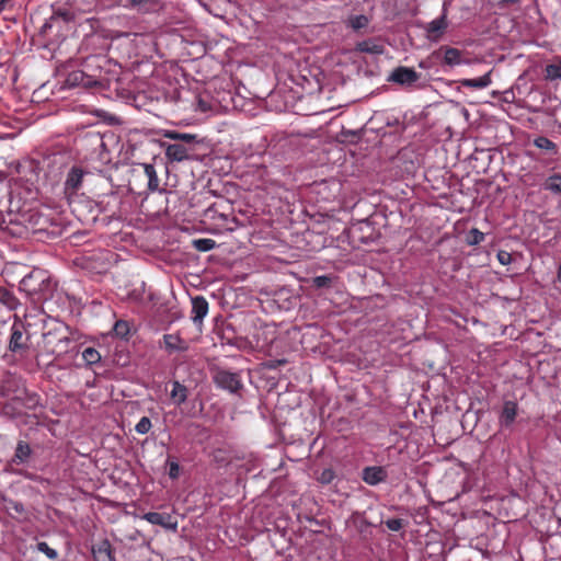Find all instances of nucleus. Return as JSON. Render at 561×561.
Returning a JSON list of instances; mask_svg holds the SVG:
<instances>
[{"mask_svg":"<svg viewBox=\"0 0 561 561\" xmlns=\"http://www.w3.org/2000/svg\"><path fill=\"white\" fill-rule=\"evenodd\" d=\"M49 279L46 272L42 270H34L26 275L20 283L21 290L30 296H36L47 290Z\"/></svg>","mask_w":561,"mask_h":561,"instance_id":"obj_1","label":"nucleus"},{"mask_svg":"<svg viewBox=\"0 0 561 561\" xmlns=\"http://www.w3.org/2000/svg\"><path fill=\"white\" fill-rule=\"evenodd\" d=\"M135 178L140 180H147V187L150 192L159 190V179L153 164L150 163H138L133 169Z\"/></svg>","mask_w":561,"mask_h":561,"instance_id":"obj_2","label":"nucleus"},{"mask_svg":"<svg viewBox=\"0 0 561 561\" xmlns=\"http://www.w3.org/2000/svg\"><path fill=\"white\" fill-rule=\"evenodd\" d=\"M216 385L231 393H238L242 389V382L238 374L219 370L214 376Z\"/></svg>","mask_w":561,"mask_h":561,"instance_id":"obj_3","label":"nucleus"},{"mask_svg":"<svg viewBox=\"0 0 561 561\" xmlns=\"http://www.w3.org/2000/svg\"><path fill=\"white\" fill-rule=\"evenodd\" d=\"M420 79V73L408 67L396 68L388 78V81L400 85L411 87Z\"/></svg>","mask_w":561,"mask_h":561,"instance_id":"obj_4","label":"nucleus"},{"mask_svg":"<svg viewBox=\"0 0 561 561\" xmlns=\"http://www.w3.org/2000/svg\"><path fill=\"white\" fill-rule=\"evenodd\" d=\"M192 150V148L184 144H170L165 147V157L171 162H182L193 158L191 154Z\"/></svg>","mask_w":561,"mask_h":561,"instance_id":"obj_5","label":"nucleus"},{"mask_svg":"<svg viewBox=\"0 0 561 561\" xmlns=\"http://www.w3.org/2000/svg\"><path fill=\"white\" fill-rule=\"evenodd\" d=\"M144 519L153 525H159L165 529L176 531L178 520H175L170 514H161L157 512H149L142 516Z\"/></svg>","mask_w":561,"mask_h":561,"instance_id":"obj_6","label":"nucleus"},{"mask_svg":"<svg viewBox=\"0 0 561 561\" xmlns=\"http://www.w3.org/2000/svg\"><path fill=\"white\" fill-rule=\"evenodd\" d=\"M446 14L444 13L440 18L433 20L426 26L427 38L433 42H437L442 34L447 28Z\"/></svg>","mask_w":561,"mask_h":561,"instance_id":"obj_7","label":"nucleus"},{"mask_svg":"<svg viewBox=\"0 0 561 561\" xmlns=\"http://www.w3.org/2000/svg\"><path fill=\"white\" fill-rule=\"evenodd\" d=\"M207 312L208 302L203 296L192 298V320L194 323L202 324Z\"/></svg>","mask_w":561,"mask_h":561,"instance_id":"obj_8","label":"nucleus"},{"mask_svg":"<svg viewBox=\"0 0 561 561\" xmlns=\"http://www.w3.org/2000/svg\"><path fill=\"white\" fill-rule=\"evenodd\" d=\"M387 479V471L382 467H366L363 470V480L370 485H376Z\"/></svg>","mask_w":561,"mask_h":561,"instance_id":"obj_9","label":"nucleus"},{"mask_svg":"<svg viewBox=\"0 0 561 561\" xmlns=\"http://www.w3.org/2000/svg\"><path fill=\"white\" fill-rule=\"evenodd\" d=\"M444 51V64L449 67H455L461 64H469V60L462 58V51L454 47H440Z\"/></svg>","mask_w":561,"mask_h":561,"instance_id":"obj_10","label":"nucleus"},{"mask_svg":"<svg viewBox=\"0 0 561 561\" xmlns=\"http://www.w3.org/2000/svg\"><path fill=\"white\" fill-rule=\"evenodd\" d=\"M170 397L175 405H181L187 400V388L179 381H173Z\"/></svg>","mask_w":561,"mask_h":561,"instance_id":"obj_11","label":"nucleus"},{"mask_svg":"<svg viewBox=\"0 0 561 561\" xmlns=\"http://www.w3.org/2000/svg\"><path fill=\"white\" fill-rule=\"evenodd\" d=\"M356 49L360 53H367L371 55H381L385 53L383 45L377 43L374 39H367L358 43Z\"/></svg>","mask_w":561,"mask_h":561,"instance_id":"obj_12","label":"nucleus"},{"mask_svg":"<svg viewBox=\"0 0 561 561\" xmlns=\"http://www.w3.org/2000/svg\"><path fill=\"white\" fill-rule=\"evenodd\" d=\"M82 178L83 171L79 168H72L67 176L66 190H71L72 192H76L81 186Z\"/></svg>","mask_w":561,"mask_h":561,"instance_id":"obj_13","label":"nucleus"},{"mask_svg":"<svg viewBox=\"0 0 561 561\" xmlns=\"http://www.w3.org/2000/svg\"><path fill=\"white\" fill-rule=\"evenodd\" d=\"M25 341L26 339L24 337L22 331L19 328L13 327L9 342V348L12 352H20L26 347Z\"/></svg>","mask_w":561,"mask_h":561,"instance_id":"obj_14","label":"nucleus"},{"mask_svg":"<svg viewBox=\"0 0 561 561\" xmlns=\"http://www.w3.org/2000/svg\"><path fill=\"white\" fill-rule=\"evenodd\" d=\"M491 72L488 71L484 76L477 79H463L460 81L461 85L467 88L483 89L491 84Z\"/></svg>","mask_w":561,"mask_h":561,"instance_id":"obj_15","label":"nucleus"},{"mask_svg":"<svg viewBox=\"0 0 561 561\" xmlns=\"http://www.w3.org/2000/svg\"><path fill=\"white\" fill-rule=\"evenodd\" d=\"M31 447L27 443L20 440L15 448V454L12 458L14 463H24L31 456Z\"/></svg>","mask_w":561,"mask_h":561,"instance_id":"obj_16","label":"nucleus"},{"mask_svg":"<svg viewBox=\"0 0 561 561\" xmlns=\"http://www.w3.org/2000/svg\"><path fill=\"white\" fill-rule=\"evenodd\" d=\"M3 506H4V510L7 511V513L9 515H11L12 517H19V516H23L25 514V507L19 501L3 497Z\"/></svg>","mask_w":561,"mask_h":561,"instance_id":"obj_17","label":"nucleus"},{"mask_svg":"<svg viewBox=\"0 0 561 561\" xmlns=\"http://www.w3.org/2000/svg\"><path fill=\"white\" fill-rule=\"evenodd\" d=\"M165 347L170 351H185V342L178 334H165L163 336Z\"/></svg>","mask_w":561,"mask_h":561,"instance_id":"obj_18","label":"nucleus"},{"mask_svg":"<svg viewBox=\"0 0 561 561\" xmlns=\"http://www.w3.org/2000/svg\"><path fill=\"white\" fill-rule=\"evenodd\" d=\"M0 304L10 310H14L18 307L19 301L9 289L0 287Z\"/></svg>","mask_w":561,"mask_h":561,"instance_id":"obj_19","label":"nucleus"},{"mask_svg":"<svg viewBox=\"0 0 561 561\" xmlns=\"http://www.w3.org/2000/svg\"><path fill=\"white\" fill-rule=\"evenodd\" d=\"M517 404L513 401H506L502 411V421L508 425L511 424L516 416Z\"/></svg>","mask_w":561,"mask_h":561,"instance_id":"obj_20","label":"nucleus"},{"mask_svg":"<svg viewBox=\"0 0 561 561\" xmlns=\"http://www.w3.org/2000/svg\"><path fill=\"white\" fill-rule=\"evenodd\" d=\"M164 137L172 139V140H180L185 146L196 142V135H193V134H185V133H178V131L170 130L164 134Z\"/></svg>","mask_w":561,"mask_h":561,"instance_id":"obj_21","label":"nucleus"},{"mask_svg":"<svg viewBox=\"0 0 561 561\" xmlns=\"http://www.w3.org/2000/svg\"><path fill=\"white\" fill-rule=\"evenodd\" d=\"M534 145L542 150L549 151L551 153H557V146L549 138L540 136L534 140Z\"/></svg>","mask_w":561,"mask_h":561,"instance_id":"obj_22","label":"nucleus"},{"mask_svg":"<svg viewBox=\"0 0 561 561\" xmlns=\"http://www.w3.org/2000/svg\"><path fill=\"white\" fill-rule=\"evenodd\" d=\"M545 190L552 193H561V174L550 175L545 183Z\"/></svg>","mask_w":561,"mask_h":561,"instance_id":"obj_23","label":"nucleus"},{"mask_svg":"<svg viewBox=\"0 0 561 561\" xmlns=\"http://www.w3.org/2000/svg\"><path fill=\"white\" fill-rule=\"evenodd\" d=\"M84 78H85V75L82 71L76 70V71L70 72L67 76L65 84L70 88L77 87V85L84 83L83 82Z\"/></svg>","mask_w":561,"mask_h":561,"instance_id":"obj_24","label":"nucleus"},{"mask_svg":"<svg viewBox=\"0 0 561 561\" xmlns=\"http://www.w3.org/2000/svg\"><path fill=\"white\" fill-rule=\"evenodd\" d=\"M545 71V77L548 80L561 79V59L558 62L548 65Z\"/></svg>","mask_w":561,"mask_h":561,"instance_id":"obj_25","label":"nucleus"},{"mask_svg":"<svg viewBox=\"0 0 561 561\" xmlns=\"http://www.w3.org/2000/svg\"><path fill=\"white\" fill-rule=\"evenodd\" d=\"M335 280V277L332 275H321L312 278L313 287L320 288H330Z\"/></svg>","mask_w":561,"mask_h":561,"instance_id":"obj_26","label":"nucleus"},{"mask_svg":"<svg viewBox=\"0 0 561 561\" xmlns=\"http://www.w3.org/2000/svg\"><path fill=\"white\" fill-rule=\"evenodd\" d=\"M193 247L201 252H207L216 247V242L213 239H195L193 240Z\"/></svg>","mask_w":561,"mask_h":561,"instance_id":"obj_27","label":"nucleus"},{"mask_svg":"<svg viewBox=\"0 0 561 561\" xmlns=\"http://www.w3.org/2000/svg\"><path fill=\"white\" fill-rule=\"evenodd\" d=\"M82 358L88 365H93L100 362L101 355L95 348L87 347L82 352Z\"/></svg>","mask_w":561,"mask_h":561,"instance_id":"obj_28","label":"nucleus"},{"mask_svg":"<svg viewBox=\"0 0 561 561\" xmlns=\"http://www.w3.org/2000/svg\"><path fill=\"white\" fill-rule=\"evenodd\" d=\"M484 240V233L477 228H472L467 236V243L469 245H477Z\"/></svg>","mask_w":561,"mask_h":561,"instance_id":"obj_29","label":"nucleus"},{"mask_svg":"<svg viewBox=\"0 0 561 561\" xmlns=\"http://www.w3.org/2000/svg\"><path fill=\"white\" fill-rule=\"evenodd\" d=\"M59 19H62L65 22H69L73 19V13L67 10H57L50 18V22H57Z\"/></svg>","mask_w":561,"mask_h":561,"instance_id":"obj_30","label":"nucleus"},{"mask_svg":"<svg viewBox=\"0 0 561 561\" xmlns=\"http://www.w3.org/2000/svg\"><path fill=\"white\" fill-rule=\"evenodd\" d=\"M151 428V421L149 417L144 416L136 425V432L139 434H147Z\"/></svg>","mask_w":561,"mask_h":561,"instance_id":"obj_31","label":"nucleus"},{"mask_svg":"<svg viewBox=\"0 0 561 561\" xmlns=\"http://www.w3.org/2000/svg\"><path fill=\"white\" fill-rule=\"evenodd\" d=\"M37 549L45 553L50 560H56L58 553L56 550L51 549L46 542L42 541L37 543Z\"/></svg>","mask_w":561,"mask_h":561,"instance_id":"obj_32","label":"nucleus"},{"mask_svg":"<svg viewBox=\"0 0 561 561\" xmlns=\"http://www.w3.org/2000/svg\"><path fill=\"white\" fill-rule=\"evenodd\" d=\"M335 474L332 469H324L318 477V481L322 484H329L333 481Z\"/></svg>","mask_w":561,"mask_h":561,"instance_id":"obj_33","label":"nucleus"},{"mask_svg":"<svg viewBox=\"0 0 561 561\" xmlns=\"http://www.w3.org/2000/svg\"><path fill=\"white\" fill-rule=\"evenodd\" d=\"M404 520L401 519V518H391V519H388L386 520V525L388 527V529L392 530V531H399L400 529H402L404 527Z\"/></svg>","mask_w":561,"mask_h":561,"instance_id":"obj_34","label":"nucleus"},{"mask_svg":"<svg viewBox=\"0 0 561 561\" xmlns=\"http://www.w3.org/2000/svg\"><path fill=\"white\" fill-rule=\"evenodd\" d=\"M351 25L355 30L366 27L368 25V19L365 15H357L351 20Z\"/></svg>","mask_w":561,"mask_h":561,"instance_id":"obj_35","label":"nucleus"},{"mask_svg":"<svg viewBox=\"0 0 561 561\" xmlns=\"http://www.w3.org/2000/svg\"><path fill=\"white\" fill-rule=\"evenodd\" d=\"M114 331L118 336H125L128 332V324L125 321H117L114 325Z\"/></svg>","mask_w":561,"mask_h":561,"instance_id":"obj_36","label":"nucleus"},{"mask_svg":"<svg viewBox=\"0 0 561 561\" xmlns=\"http://www.w3.org/2000/svg\"><path fill=\"white\" fill-rule=\"evenodd\" d=\"M497 260L502 265H508L512 262V254L506 251H499Z\"/></svg>","mask_w":561,"mask_h":561,"instance_id":"obj_37","label":"nucleus"},{"mask_svg":"<svg viewBox=\"0 0 561 561\" xmlns=\"http://www.w3.org/2000/svg\"><path fill=\"white\" fill-rule=\"evenodd\" d=\"M98 551L107 554L110 559L112 558L111 543L107 540L100 543Z\"/></svg>","mask_w":561,"mask_h":561,"instance_id":"obj_38","label":"nucleus"},{"mask_svg":"<svg viewBox=\"0 0 561 561\" xmlns=\"http://www.w3.org/2000/svg\"><path fill=\"white\" fill-rule=\"evenodd\" d=\"M70 343V339L67 337V336H64L61 339H59V342H58V346H57V350L58 352H67V347Z\"/></svg>","mask_w":561,"mask_h":561,"instance_id":"obj_39","label":"nucleus"},{"mask_svg":"<svg viewBox=\"0 0 561 561\" xmlns=\"http://www.w3.org/2000/svg\"><path fill=\"white\" fill-rule=\"evenodd\" d=\"M151 0H130V5L133 8H137L138 10H141Z\"/></svg>","mask_w":561,"mask_h":561,"instance_id":"obj_40","label":"nucleus"},{"mask_svg":"<svg viewBox=\"0 0 561 561\" xmlns=\"http://www.w3.org/2000/svg\"><path fill=\"white\" fill-rule=\"evenodd\" d=\"M179 470H180V467L176 462H172L171 466H170V472H169V476L174 479L179 476Z\"/></svg>","mask_w":561,"mask_h":561,"instance_id":"obj_41","label":"nucleus"},{"mask_svg":"<svg viewBox=\"0 0 561 561\" xmlns=\"http://www.w3.org/2000/svg\"><path fill=\"white\" fill-rule=\"evenodd\" d=\"M21 474H23L26 479L34 480V481H43V479L34 473H31L28 471H21Z\"/></svg>","mask_w":561,"mask_h":561,"instance_id":"obj_42","label":"nucleus"},{"mask_svg":"<svg viewBox=\"0 0 561 561\" xmlns=\"http://www.w3.org/2000/svg\"><path fill=\"white\" fill-rule=\"evenodd\" d=\"M230 221H231V224H232V225H231V226L226 227V230H228V231H233V230L238 227L239 221H238V219H237V218H234V217H233Z\"/></svg>","mask_w":561,"mask_h":561,"instance_id":"obj_43","label":"nucleus"},{"mask_svg":"<svg viewBox=\"0 0 561 561\" xmlns=\"http://www.w3.org/2000/svg\"><path fill=\"white\" fill-rule=\"evenodd\" d=\"M198 106L202 112H206L208 110V105L203 100L198 101Z\"/></svg>","mask_w":561,"mask_h":561,"instance_id":"obj_44","label":"nucleus"},{"mask_svg":"<svg viewBox=\"0 0 561 561\" xmlns=\"http://www.w3.org/2000/svg\"><path fill=\"white\" fill-rule=\"evenodd\" d=\"M8 0H0V12L4 9Z\"/></svg>","mask_w":561,"mask_h":561,"instance_id":"obj_45","label":"nucleus"},{"mask_svg":"<svg viewBox=\"0 0 561 561\" xmlns=\"http://www.w3.org/2000/svg\"><path fill=\"white\" fill-rule=\"evenodd\" d=\"M558 279H559V282H561V265L559 266V270H558Z\"/></svg>","mask_w":561,"mask_h":561,"instance_id":"obj_46","label":"nucleus"},{"mask_svg":"<svg viewBox=\"0 0 561 561\" xmlns=\"http://www.w3.org/2000/svg\"><path fill=\"white\" fill-rule=\"evenodd\" d=\"M220 217H221L222 219L227 220V216H225V215H220Z\"/></svg>","mask_w":561,"mask_h":561,"instance_id":"obj_47","label":"nucleus"}]
</instances>
